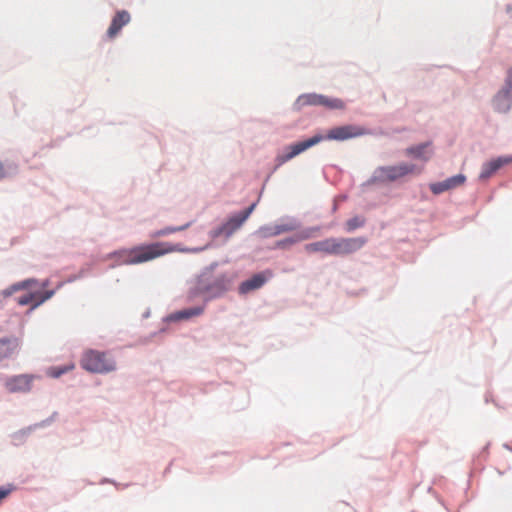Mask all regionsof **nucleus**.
Segmentation results:
<instances>
[{"mask_svg": "<svg viewBox=\"0 0 512 512\" xmlns=\"http://www.w3.org/2000/svg\"><path fill=\"white\" fill-rule=\"evenodd\" d=\"M217 263L204 268L201 273L189 282L186 298L188 301H195L201 298L204 305L216 298L221 297L228 290V280L224 274H215L214 269Z\"/></svg>", "mask_w": 512, "mask_h": 512, "instance_id": "nucleus-1", "label": "nucleus"}, {"mask_svg": "<svg viewBox=\"0 0 512 512\" xmlns=\"http://www.w3.org/2000/svg\"><path fill=\"white\" fill-rule=\"evenodd\" d=\"M160 246H162V243L157 242L130 250L122 249L108 254L107 259L115 260V263L111 265V268L120 265L140 264L162 256L163 252L158 251Z\"/></svg>", "mask_w": 512, "mask_h": 512, "instance_id": "nucleus-2", "label": "nucleus"}, {"mask_svg": "<svg viewBox=\"0 0 512 512\" xmlns=\"http://www.w3.org/2000/svg\"><path fill=\"white\" fill-rule=\"evenodd\" d=\"M80 363L84 370L96 374H108L117 370V362L112 355L93 349L83 353Z\"/></svg>", "mask_w": 512, "mask_h": 512, "instance_id": "nucleus-3", "label": "nucleus"}, {"mask_svg": "<svg viewBox=\"0 0 512 512\" xmlns=\"http://www.w3.org/2000/svg\"><path fill=\"white\" fill-rule=\"evenodd\" d=\"M415 168L416 166L414 164L408 163H400L394 166H380L374 170L372 176L363 183V186L395 181L407 174L413 173Z\"/></svg>", "mask_w": 512, "mask_h": 512, "instance_id": "nucleus-4", "label": "nucleus"}, {"mask_svg": "<svg viewBox=\"0 0 512 512\" xmlns=\"http://www.w3.org/2000/svg\"><path fill=\"white\" fill-rule=\"evenodd\" d=\"M304 106H323L330 110H342L345 103L339 98L328 97L317 93H306L298 96L294 102V109L299 111Z\"/></svg>", "mask_w": 512, "mask_h": 512, "instance_id": "nucleus-5", "label": "nucleus"}, {"mask_svg": "<svg viewBox=\"0 0 512 512\" xmlns=\"http://www.w3.org/2000/svg\"><path fill=\"white\" fill-rule=\"evenodd\" d=\"M321 141H323V136L321 134H316L309 139L286 146L283 152L276 156V165L273 171H276L284 163L290 161L291 159L308 150L309 148L317 145Z\"/></svg>", "mask_w": 512, "mask_h": 512, "instance_id": "nucleus-6", "label": "nucleus"}, {"mask_svg": "<svg viewBox=\"0 0 512 512\" xmlns=\"http://www.w3.org/2000/svg\"><path fill=\"white\" fill-rule=\"evenodd\" d=\"M492 108L500 114H507L512 109V67L508 70L503 85L493 96Z\"/></svg>", "mask_w": 512, "mask_h": 512, "instance_id": "nucleus-7", "label": "nucleus"}, {"mask_svg": "<svg viewBox=\"0 0 512 512\" xmlns=\"http://www.w3.org/2000/svg\"><path fill=\"white\" fill-rule=\"evenodd\" d=\"M372 131L358 125H343L337 126L330 129L326 136H323V140H335V141H345L348 139L364 136V135H372Z\"/></svg>", "mask_w": 512, "mask_h": 512, "instance_id": "nucleus-8", "label": "nucleus"}, {"mask_svg": "<svg viewBox=\"0 0 512 512\" xmlns=\"http://www.w3.org/2000/svg\"><path fill=\"white\" fill-rule=\"evenodd\" d=\"M244 223L245 221L237 213L232 214L220 226L210 230L209 236L213 240L223 238L226 242Z\"/></svg>", "mask_w": 512, "mask_h": 512, "instance_id": "nucleus-9", "label": "nucleus"}, {"mask_svg": "<svg viewBox=\"0 0 512 512\" xmlns=\"http://www.w3.org/2000/svg\"><path fill=\"white\" fill-rule=\"evenodd\" d=\"M57 416L58 412L54 411L48 418L15 431L10 436L12 443L16 446L23 444L35 430L50 426L57 419Z\"/></svg>", "mask_w": 512, "mask_h": 512, "instance_id": "nucleus-10", "label": "nucleus"}, {"mask_svg": "<svg viewBox=\"0 0 512 512\" xmlns=\"http://www.w3.org/2000/svg\"><path fill=\"white\" fill-rule=\"evenodd\" d=\"M367 243V238L360 237H335L336 256H346L359 251Z\"/></svg>", "mask_w": 512, "mask_h": 512, "instance_id": "nucleus-11", "label": "nucleus"}, {"mask_svg": "<svg viewBox=\"0 0 512 512\" xmlns=\"http://www.w3.org/2000/svg\"><path fill=\"white\" fill-rule=\"evenodd\" d=\"M34 378L33 375L29 374L6 377L4 386L10 393H27L32 388Z\"/></svg>", "mask_w": 512, "mask_h": 512, "instance_id": "nucleus-12", "label": "nucleus"}, {"mask_svg": "<svg viewBox=\"0 0 512 512\" xmlns=\"http://www.w3.org/2000/svg\"><path fill=\"white\" fill-rule=\"evenodd\" d=\"M273 277L271 270L254 274L251 278L243 281L239 286L240 294H247L253 290L261 288L269 279Z\"/></svg>", "mask_w": 512, "mask_h": 512, "instance_id": "nucleus-13", "label": "nucleus"}, {"mask_svg": "<svg viewBox=\"0 0 512 512\" xmlns=\"http://www.w3.org/2000/svg\"><path fill=\"white\" fill-rule=\"evenodd\" d=\"M466 181V176L463 174H457L452 177H449L443 181L431 183L429 188L431 192L435 195H439L443 192L455 189L461 185H463Z\"/></svg>", "mask_w": 512, "mask_h": 512, "instance_id": "nucleus-14", "label": "nucleus"}, {"mask_svg": "<svg viewBox=\"0 0 512 512\" xmlns=\"http://www.w3.org/2000/svg\"><path fill=\"white\" fill-rule=\"evenodd\" d=\"M512 162V156H500L496 159H493L489 162H485L482 165L481 172L479 174L480 180H486L490 178L495 172H497L501 167L507 165Z\"/></svg>", "mask_w": 512, "mask_h": 512, "instance_id": "nucleus-15", "label": "nucleus"}, {"mask_svg": "<svg viewBox=\"0 0 512 512\" xmlns=\"http://www.w3.org/2000/svg\"><path fill=\"white\" fill-rule=\"evenodd\" d=\"M304 249L308 253L322 252L328 255L336 256L335 237H330L321 241L306 244Z\"/></svg>", "mask_w": 512, "mask_h": 512, "instance_id": "nucleus-16", "label": "nucleus"}, {"mask_svg": "<svg viewBox=\"0 0 512 512\" xmlns=\"http://www.w3.org/2000/svg\"><path fill=\"white\" fill-rule=\"evenodd\" d=\"M130 20L131 17L128 11H117L107 30L108 37H115L121 31V29L130 22Z\"/></svg>", "mask_w": 512, "mask_h": 512, "instance_id": "nucleus-17", "label": "nucleus"}, {"mask_svg": "<svg viewBox=\"0 0 512 512\" xmlns=\"http://www.w3.org/2000/svg\"><path fill=\"white\" fill-rule=\"evenodd\" d=\"M205 309V305L202 306H195L183 310L176 311L174 313H171L165 318V321L167 322H178L182 320H188L192 317L200 316Z\"/></svg>", "mask_w": 512, "mask_h": 512, "instance_id": "nucleus-18", "label": "nucleus"}, {"mask_svg": "<svg viewBox=\"0 0 512 512\" xmlns=\"http://www.w3.org/2000/svg\"><path fill=\"white\" fill-rule=\"evenodd\" d=\"M37 280L34 278L25 279L23 281L12 284L0 291V305L3 304L4 300L11 297L14 293L28 289L31 285L36 284Z\"/></svg>", "mask_w": 512, "mask_h": 512, "instance_id": "nucleus-19", "label": "nucleus"}, {"mask_svg": "<svg viewBox=\"0 0 512 512\" xmlns=\"http://www.w3.org/2000/svg\"><path fill=\"white\" fill-rule=\"evenodd\" d=\"M429 147H430V143L429 142L421 143V144L416 145V146L408 147L405 150V154L407 156L415 158V159H419V160H422V161H427L431 157V154H432V152L429 149Z\"/></svg>", "mask_w": 512, "mask_h": 512, "instance_id": "nucleus-20", "label": "nucleus"}, {"mask_svg": "<svg viewBox=\"0 0 512 512\" xmlns=\"http://www.w3.org/2000/svg\"><path fill=\"white\" fill-rule=\"evenodd\" d=\"M276 223L280 234L296 231L301 228L300 220L293 216H283Z\"/></svg>", "mask_w": 512, "mask_h": 512, "instance_id": "nucleus-21", "label": "nucleus"}, {"mask_svg": "<svg viewBox=\"0 0 512 512\" xmlns=\"http://www.w3.org/2000/svg\"><path fill=\"white\" fill-rule=\"evenodd\" d=\"M19 347V340L15 337H4L0 339V361L11 357Z\"/></svg>", "mask_w": 512, "mask_h": 512, "instance_id": "nucleus-22", "label": "nucleus"}, {"mask_svg": "<svg viewBox=\"0 0 512 512\" xmlns=\"http://www.w3.org/2000/svg\"><path fill=\"white\" fill-rule=\"evenodd\" d=\"M209 246L210 245L207 244L203 247L189 248V247H183L181 244L170 245V244L162 243V246H160L158 248V251L163 252L162 255L169 253V252L200 253V252L206 250Z\"/></svg>", "mask_w": 512, "mask_h": 512, "instance_id": "nucleus-23", "label": "nucleus"}, {"mask_svg": "<svg viewBox=\"0 0 512 512\" xmlns=\"http://www.w3.org/2000/svg\"><path fill=\"white\" fill-rule=\"evenodd\" d=\"M321 230L320 226L306 227L304 229L296 230L297 233L294 235L297 242L309 240L319 235Z\"/></svg>", "mask_w": 512, "mask_h": 512, "instance_id": "nucleus-24", "label": "nucleus"}, {"mask_svg": "<svg viewBox=\"0 0 512 512\" xmlns=\"http://www.w3.org/2000/svg\"><path fill=\"white\" fill-rule=\"evenodd\" d=\"M256 234L261 238H271L280 235L276 222L259 227Z\"/></svg>", "mask_w": 512, "mask_h": 512, "instance_id": "nucleus-25", "label": "nucleus"}, {"mask_svg": "<svg viewBox=\"0 0 512 512\" xmlns=\"http://www.w3.org/2000/svg\"><path fill=\"white\" fill-rule=\"evenodd\" d=\"M365 218L363 216L356 215L348 219L345 223V230L348 233L354 232L355 230L365 225Z\"/></svg>", "mask_w": 512, "mask_h": 512, "instance_id": "nucleus-26", "label": "nucleus"}, {"mask_svg": "<svg viewBox=\"0 0 512 512\" xmlns=\"http://www.w3.org/2000/svg\"><path fill=\"white\" fill-rule=\"evenodd\" d=\"M17 173V166L13 163L3 164L0 161V180Z\"/></svg>", "mask_w": 512, "mask_h": 512, "instance_id": "nucleus-27", "label": "nucleus"}, {"mask_svg": "<svg viewBox=\"0 0 512 512\" xmlns=\"http://www.w3.org/2000/svg\"><path fill=\"white\" fill-rule=\"evenodd\" d=\"M55 294V290H46L43 293H37L36 296H39V299L32 305L30 310H34L35 308L42 305L45 301L52 298Z\"/></svg>", "mask_w": 512, "mask_h": 512, "instance_id": "nucleus-28", "label": "nucleus"}, {"mask_svg": "<svg viewBox=\"0 0 512 512\" xmlns=\"http://www.w3.org/2000/svg\"><path fill=\"white\" fill-rule=\"evenodd\" d=\"M192 225V222H187L185 223L184 225H181V226H167L164 229L165 231V234L166 236L172 234V233H175V232H180V231H184L186 229H188L190 226Z\"/></svg>", "mask_w": 512, "mask_h": 512, "instance_id": "nucleus-29", "label": "nucleus"}, {"mask_svg": "<svg viewBox=\"0 0 512 512\" xmlns=\"http://www.w3.org/2000/svg\"><path fill=\"white\" fill-rule=\"evenodd\" d=\"M70 370V367L68 366H63V367H55V368H52L51 371H50V376L53 377V378H59L61 377L63 374H65L66 372H68Z\"/></svg>", "mask_w": 512, "mask_h": 512, "instance_id": "nucleus-30", "label": "nucleus"}, {"mask_svg": "<svg viewBox=\"0 0 512 512\" xmlns=\"http://www.w3.org/2000/svg\"><path fill=\"white\" fill-rule=\"evenodd\" d=\"M257 203H252L249 207H247L245 210L237 212V214L246 222L247 219L250 217L252 212L255 210Z\"/></svg>", "mask_w": 512, "mask_h": 512, "instance_id": "nucleus-31", "label": "nucleus"}, {"mask_svg": "<svg viewBox=\"0 0 512 512\" xmlns=\"http://www.w3.org/2000/svg\"><path fill=\"white\" fill-rule=\"evenodd\" d=\"M36 296L34 293H29L27 295H24L18 299V304L21 306L28 305Z\"/></svg>", "mask_w": 512, "mask_h": 512, "instance_id": "nucleus-32", "label": "nucleus"}, {"mask_svg": "<svg viewBox=\"0 0 512 512\" xmlns=\"http://www.w3.org/2000/svg\"><path fill=\"white\" fill-rule=\"evenodd\" d=\"M297 243L296 239H295V236H291V237H287L285 239H282L280 240L278 243H277V246L278 247H285L287 245H292V244H295Z\"/></svg>", "mask_w": 512, "mask_h": 512, "instance_id": "nucleus-33", "label": "nucleus"}, {"mask_svg": "<svg viewBox=\"0 0 512 512\" xmlns=\"http://www.w3.org/2000/svg\"><path fill=\"white\" fill-rule=\"evenodd\" d=\"M12 491V487H0V500L6 498Z\"/></svg>", "mask_w": 512, "mask_h": 512, "instance_id": "nucleus-34", "label": "nucleus"}, {"mask_svg": "<svg viewBox=\"0 0 512 512\" xmlns=\"http://www.w3.org/2000/svg\"><path fill=\"white\" fill-rule=\"evenodd\" d=\"M165 236H166V234H165L164 229L157 230L151 234L152 238H160V237H165Z\"/></svg>", "mask_w": 512, "mask_h": 512, "instance_id": "nucleus-35", "label": "nucleus"}, {"mask_svg": "<svg viewBox=\"0 0 512 512\" xmlns=\"http://www.w3.org/2000/svg\"><path fill=\"white\" fill-rule=\"evenodd\" d=\"M100 483H101V484H104V483H112V484H114V485H116V486H117V484H116L113 480L108 479V478H103V479L101 480V482H100Z\"/></svg>", "mask_w": 512, "mask_h": 512, "instance_id": "nucleus-36", "label": "nucleus"}, {"mask_svg": "<svg viewBox=\"0 0 512 512\" xmlns=\"http://www.w3.org/2000/svg\"><path fill=\"white\" fill-rule=\"evenodd\" d=\"M77 279H78V276H77V275H75V276L70 277V278L68 279V282H73V281H75V280H77Z\"/></svg>", "mask_w": 512, "mask_h": 512, "instance_id": "nucleus-37", "label": "nucleus"}, {"mask_svg": "<svg viewBox=\"0 0 512 512\" xmlns=\"http://www.w3.org/2000/svg\"><path fill=\"white\" fill-rule=\"evenodd\" d=\"M84 273H85V272H84V270H81V271L79 272V274L77 275V276H78V279H79V278H81V277H83V276H84Z\"/></svg>", "mask_w": 512, "mask_h": 512, "instance_id": "nucleus-38", "label": "nucleus"}, {"mask_svg": "<svg viewBox=\"0 0 512 512\" xmlns=\"http://www.w3.org/2000/svg\"><path fill=\"white\" fill-rule=\"evenodd\" d=\"M48 283H49V282H48V280H45V281L41 284V286H42V287H46V286H48Z\"/></svg>", "mask_w": 512, "mask_h": 512, "instance_id": "nucleus-39", "label": "nucleus"}]
</instances>
